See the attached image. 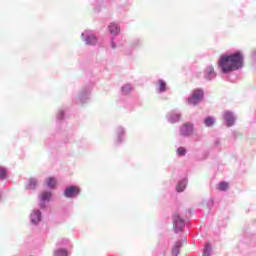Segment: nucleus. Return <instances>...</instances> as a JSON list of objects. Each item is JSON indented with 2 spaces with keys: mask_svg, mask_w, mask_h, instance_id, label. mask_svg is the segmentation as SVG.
Masks as SVG:
<instances>
[{
  "mask_svg": "<svg viewBox=\"0 0 256 256\" xmlns=\"http://www.w3.org/2000/svg\"><path fill=\"white\" fill-rule=\"evenodd\" d=\"M53 256H69V250L64 247H58L54 250Z\"/></svg>",
  "mask_w": 256,
  "mask_h": 256,
  "instance_id": "obj_21",
  "label": "nucleus"
},
{
  "mask_svg": "<svg viewBox=\"0 0 256 256\" xmlns=\"http://www.w3.org/2000/svg\"><path fill=\"white\" fill-rule=\"evenodd\" d=\"M218 66L222 69V73H231L243 67V54L236 52L231 55L224 54L218 61Z\"/></svg>",
  "mask_w": 256,
  "mask_h": 256,
  "instance_id": "obj_1",
  "label": "nucleus"
},
{
  "mask_svg": "<svg viewBox=\"0 0 256 256\" xmlns=\"http://www.w3.org/2000/svg\"><path fill=\"white\" fill-rule=\"evenodd\" d=\"M143 46V39L141 38H134L129 46L128 49L126 50V55H132L133 51H135V49H139L140 47Z\"/></svg>",
  "mask_w": 256,
  "mask_h": 256,
  "instance_id": "obj_8",
  "label": "nucleus"
},
{
  "mask_svg": "<svg viewBox=\"0 0 256 256\" xmlns=\"http://www.w3.org/2000/svg\"><path fill=\"white\" fill-rule=\"evenodd\" d=\"M9 177V169L4 166H0V181H7Z\"/></svg>",
  "mask_w": 256,
  "mask_h": 256,
  "instance_id": "obj_22",
  "label": "nucleus"
},
{
  "mask_svg": "<svg viewBox=\"0 0 256 256\" xmlns=\"http://www.w3.org/2000/svg\"><path fill=\"white\" fill-rule=\"evenodd\" d=\"M211 255V245L207 244L205 246L204 252L202 256H210Z\"/></svg>",
  "mask_w": 256,
  "mask_h": 256,
  "instance_id": "obj_30",
  "label": "nucleus"
},
{
  "mask_svg": "<svg viewBox=\"0 0 256 256\" xmlns=\"http://www.w3.org/2000/svg\"><path fill=\"white\" fill-rule=\"evenodd\" d=\"M38 180L35 177H32L28 180V183L25 185V189L28 191H35L37 189Z\"/></svg>",
  "mask_w": 256,
  "mask_h": 256,
  "instance_id": "obj_17",
  "label": "nucleus"
},
{
  "mask_svg": "<svg viewBox=\"0 0 256 256\" xmlns=\"http://www.w3.org/2000/svg\"><path fill=\"white\" fill-rule=\"evenodd\" d=\"M57 248L59 247H63L64 249H71L72 245H71V241H69V239L67 238H61L60 240H58L57 242Z\"/></svg>",
  "mask_w": 256,
  "mask_h": 256,
  "instance_id": "obj_18",
  "label": "nucleus"
},
{
  "mask_svg": "<svg viewBox=\"0 0 256 256\" xmlns=\"http://www.w3.org/2000/svg\"><path fill=\"white\" fill-rule=\"evenodd\" d=\"M115 133H116L115 143L117 145H121V144L125 143V133H126L125 127H123V126L116 127Z\"/></svg>",
  "mask_w": 256,
  "mask_h": 256,
  "instance_id": "obj_10",
  "label": "nucleus"
},
{
  "mask_svg": "<svg viewBox=\"0 0 256 256\" xmlns=\"http://www.w3.org/2000/svg\"><path fill=\"white\" fill-rule=\"evenodd\" d=\"M90 5H92L93 7H97V5H99V0H90Z\"/></svg>",
  "mask_w": 256,
  "mask_h": 256,
  "instance_id": "obj_32",
  "label": "nucleus"
},
{
  "mask_svg": "<svg viewBox=\"0 0 256 256\" xmlns=\"http://www.w3.org/2000/svg\"><path fill=\"white\" fill-rule=\"evenodd\" d=\"M206 77L207 79H213V77H215V68H213V66L206 68Z\"/></svg>",
  "mask_w": 256,
  "mask_h": 256,
  "instance_id": "obj_26",
  "label": "nucleus"
},
{
  "mask_svg": "<svg viewBox=\"0 0 256 256\" xmlns=\"http://www.w3.org/2000/svg\"><path fill=\"white\" fill-rule=\"evenodd\" d=\"M224 119H226L228 127L235 125V116H233V113L225 112Z\"/></svg>",
  "mask_w": 256,
  "mask_h": 256,
  "instance_id": "obj_19",
  "label": "nucleus"
},
{
  "mask_svg": "<svg viewBox=\"0 0 256 256\" xmlns=\"http://www.w3.org/2000/svg\"><path fill=\"white\" fill-rule=\"evenodd\" d=\"M185 243V240H178L176 241L171 248V255L172 256H179V253L181 251V247H183Z\"/></svg>",
  "mask_w": 256,
  "mask_h": 256,
  "instance_id": "obj_16",
  "label": "nucleus"
},
{
  "mask_svg": "<svg viewBox=\"0 0 256 256\" xmlns=\"http://www.w3.org/2000/svg\"><path fill=\"white\" fill-rule=\"evenodd\" d=\"M177 157H185L187 155V149L185 147H178L176 149Z\"/></svg>",
  "mask_w": 256,
  "mask_h": 256,
  "instance_id": "obj_28",
  "label": "nucleus"
},
{
  "mask_svg": "<svg viewBox=\"0 0 256 256\" xmlns=\"http://www.w3.org/2000/svg\"><path fill=\"white\" fill-rule=\"evenodd\" d=\"M81 39L85 45L93 46L97 45V36L91 30H85L81 33Z\"/></svg>",
  "mask_w": 256,
  "mask_h": 256,
  "instance_id": "obj_5",
  "label": "nucleus"
},
{
  "mask_svg": "<svg viewBox=\"0 0 256 256\" xmlns=\"http://www.w3.org/2000/svg\"><path fill=\"white\" fill-rule=\"evenodd\" d=\"M108 31L111 35V37H118L119 33H121V26L119 24L112 22L108 26Z\"/></svg>",
  "mask_w": 256,
  "mask_h": 256,
  "instance_id": "obj_14",
  "label": "nucleus"
},
{
  "mask_svg": "<svg viewBox=\"0 0 256 256\" xmlns=\"http://www.w3.org/2000/svg\"><path fill=\"white\" fill-rule=\"evenodd\" d=\"M91 91H93L91 86L83 87L79 91L78 95L74 97V103H77L78 105H85V103H89L91 100Z\"/></svg>",
  "mask_w": 256,
  "mask_h": 256,
  "instance_id": "obj_2",
  "label": "nucleus"
},
{
  "mask_svg": "<svg viewBox=\"0 0 256 256\" xmlns=\"http://www.w3.org/2000/svg\"><path fill=\"white\" fill-rule=\"evenodd\" d=\"M65 119V109H59L56 113V123H61Z\"/></svg>",
  "mask_w": 256,
  "mask_h": 256,
  "instance_id": "obj_24",
  "label": "nucleus"
},
{
  "mask_svg": "<svg viewBox=\"0 0 256 256\" xmlns=\"http://www.w3.org/2000/svg\"><path fill=\"white\" fill-rule=\"evenodd\" d=\"M63 195L66 199H75L81 195V188L77 185H70L64 189Z\"/></svg>",
  "mask_w": 256,
  "mask_h": 256,
  "instance_id": "obj_4",
  "label": "nucleus"
},
{
  "mask_svg": "<svg viewBox=\"0 0 256 256\" xmlns=\"http://www.w3.org/2000/svg\"><path fill=\"white\" fill-rule=\"evenodd\" d=\"M46 185L49 189H55V185H57V180L53 177H49L46 179Z\"/></svg>",
  "mask_w": 256,
  "mask_h": 256,
  "instance_id": "obj_25",
  "label": "nucleus"
},
{
  "mask_svg": "<svg viewBox=\"0 0 256 256\" xmlns=\"http://www.w3.org/2000/svg\"><path fill=\"white\" fill-rule=\"evenodd\" d=\"M185 228V220L182 219L179 215L173 216V231L176 234L183 233V229Z\"/></svg>",
  "mask_w": 256,
  "mask_h": 256,
  "instance_id": "obj_6",
  "label": "nucleus"
},
{
  "mask_svg": "<svg viewBox=\"0 0 256 256\" xmlns=\"http://www.w3.org/2000/svg\"><path fill=\"white\" fill-rule=\"evenodd\" d=\"M131 91H133V86L131 84H125L121 88L122 95H129V93H131Z\"/></svg>",
  "mask_w": 256,
  "mask_h": 256,
  "instance_id": "obj_23",
  "label": "nucleus"
},
{
  "mask_svg": "<svg viewBox=\"0 0 256 256\" xmlns=\"http://www.w3.org/2000/svg\"><path fill=\"white\" fill-rule=\"evenodd\" d=\"M110 43L112 49H117V47H123L125 45V39L121 36L111 37Z\"/></svg>",
  "mask_w": 256,
  "mask_h": 256,
  "instance_id": "obj_15",
  "label": "nucleus"
},
{
  "mask_svg": "<svg viewBox=\"0 0 256 256\" xmlns=\"http://www.w3.org/2000/svg\"><path fill=\"white\" fill-rule=\"evenodd\" d=\"M204 125L206 127H213L215 125V118L214 117H207L205 120H204Z\"/></svg>",
  "mask_w": 256,
  "mask_h": 256,
  "instance_id": "obj_27",
  "label": "nucleus"
},
{
  "mask_svg": "<svg viewBox=\"0 0 256 256\" xmlns=\"http://www.w3.org/2000/svg\"><path fill=\"white\" fill-rule=\"evenodd\" d=\"M218 189L219 191H227L229 189V183L227 182H221L219 185H218Z\"/></svg>",
  "mask_w": 256,
  "mask_h": 256,
  "instance_id": "obj_29",
  "label": "nucleus"
},
{
  "mask_svg": "<svg viewBox=\"0 0 256 256\" xmlns=\"http://www.w3.org/2000/svg\"><path fill=\"white\" fill-rule=\"evenodd\" d=\"M181 119H183V113H181L179 109H173L166 113V121H168L171 125L180 123Z\"/></svg>",
  "mask_w": 256,
  "mask_h": 256,
  "instance_id": "obj_3",
  "label": "nucleus"
},
{
  "mask_svg": "<svg viewBox=\"0 0 256 256\" xmlns=\"http://www.w3.org/2000/svg\"><path fill=\"white\" fill-rule=\"evenodd\" d=\"M193 133V124L191 122H186L180 126L181 137H189Z\"/></svg>",
  "mask_w": 256,
  "mask_h": 256,
  "instance_id": "obj_12",
  "label": "nucleus"
},
{
  "mask_svg": "<svg viewBox=\"0 0 256 256\" xmlns=\"http://www.w3.org/2000/svg\"><path fill=\"white\" fill-rule=\"evenodd\" d=\"M43 221V213L39 209L32 210L30 214V224L37 227Z\"/></svg>",
  "mask_w": 256,
  "mask_h": 256,
  "instance_id": "obj_7",
  "label": "nucleus"
},
{
  "mask_svg": "<svg viewBox=\"0 0 256 256\" xmlns=\"http://www.w3.org/2000/svg\"><path fill=\"white\" fill-rule=\"evenodd\" d=\"M205 97V92L202 89H195L193 92V105H199Z\"/></svg>",
  "mask_w": 256,
  "mask_h": 256,
  "instance_id": "obj_13",
  "label": "nucleus"
},
{
  "mask_svg": "<svg viewBox=\"0 0 256 256\" xmlns=\"http://www.w3.org/2000/svg\"><path fill=\"white\" fill-rule=\"evenodd\" d=\"M52 193L49 191H44L39 195V205L40 209H45V204L51 201Z\"/></svg>",
  "mask_w": 256,
  "mask_h": 256,
  "instance_id": "obj_11",
  "label": "nucleus"
},
{
  "mask_svg": "<svg viewBox=\"0 0 256 256\" xmlns=\"http://www.w3.org/2000/svg\"><path fill=\"white\" fill-rule=\"evenodd\" d=\"M187 213H188V215H190V216H191V214H192V210H191V209H188Z\"/></svg>",
  "mask_w": 256,
  "mask_h": 256,
  "instance_id": "obj_33",
  "label": "nucleus"
},
{
  "mask_svg": "<svg viewBox=\"0 0 256 256\" xmlns=\"http://www.w3.org/2000/svg\"><path fill=\"white\" fill-rule=\"evenodd\" d=\"M155 90L158 95H163V93H167L169 91V86H167V82L163 79H158L155 82Z\"/></svg>",
  "mask_w": 256,
  "mask_h": 256,
  "instance_id": "obj_9",
  "label": "nucleus"
},
{
  "mask_svg": "<svg viewBox=\"0 0 256 256\" xmlns=\"http://www.w3.org/2000/svg\"><path fill=\"white\" fill-rule=\"evenodd\" d=\"M187 188V179L180 180L176 185V191L177 193H183L185 189Z\"/></svg>",
  "mask_w": 256,
  "mask_h": 256,
  "instance_id": "obj_20",
  "label": "nucleus"
},
{
  "mask_svg": "<svg viewBox=\"0 0 256 256\" xmlns=\"http://www.w3.org/2000/svg\"><path fill=\"white\" fill-rule=\"evenodd\" d=\"M186 105H193V93L186 99Z\"/></svg>",
  "mask_w": 256,
  "mask_h": 256,
  "instance_id": "obj_31",
  "label": "nucleus"
}]
</instances>
